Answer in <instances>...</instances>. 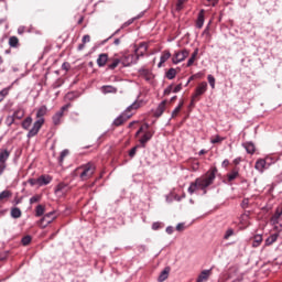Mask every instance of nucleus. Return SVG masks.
<instances>
[{"instance_id":"nucleus-1","label":"nucleus","mask_w":282,"mask_h":282,"mask_svg":"<svg viewBox=\"0 0 282 282\" xmlns=\"http://www.w3.org/2000/svg\"><path fill=\"white\" fill-rule=\"evenodd\" d=\"M47 113V106H42L39 108L36 112V121L33 123L32 129L28 132V138H34L41 131V127L45 123V119L43 118Z\"/></svg>"},{"instance_id":"nucleus-2","label":"nucleus","mask_w":282,"mask_h":282,"mask_svg":"<svg viewBox=\"0 0 282 282\" xmlns=\"http://www.w3.org/2000/svg\"><path fill=\"white\" fill-rule=\"evenodd\" d=\"M144 52H147V44H140L139 48L134 51L135 55H126L121 57V64L123 67H129V65H133L140 58V56L144 55Z\"/></svg>"},{"instance_id":"nucleus-3","label":"nucleus","mask_w":282,"mask_h":282,"mask_svg":"<svg viewBox=\"0 0 282 282\" xmlns=\"http://www.w3.org/2000/svg\"><path fill=\"white\" fill-rule=\"evenodd\" d=\"M140 108V104L138 102H133L132 105H130L124 112H122L119 117H117L113 120V126L115 127H121V124H124V122H127V120H129V118H131L133 116V113H131L130 111H132V109H139Z\"/></svg>"},{"instance_id":"nucleus-4","label":"nucleus","mask_w":282,"mask_h":282,"mask_svg":"<svg viewBox=\"0 0 282 282\" xmlns=\"http://www.w3.org/2000/svg\"><path fill=\"white\" fill-rule=\"evenodd\" d=\"M79 171H82L79 177L83 182L89 180L94 173H96V165L91 162L82 165L79 169Z\"/></svg>"},{"instance_id":"nucleus-5","label":"nucleus","mask_w":282,"mask_h":282,"mask_svg":"<svg viewBox=\"0 0 282 282\" xmlns=\"http://www.w3.org/2000/svg\"><path fill=\"white\" fill-rule=\"evenodd\" d=\"M188 54H191V52H188V50H183L181 52H175L172 58V63L174 65H177L184 61H186V58H188Z\"/></svg>"},{"instance_id":"nucleus-6","label":"nucleus","mask_w":282,"mask_h":282,"mask_svg":"<svg viewBox=\"0 0 282 282\" xmlns=\"http://www.w3.org/2000/svg\"><path fill=\"white\" fill-rule=\"evenodd\" d=\"M215 181V172L208 174L206 178L199 180L197 178V184H199L200 188H208L210 184Z\"/></svg>"},{"instance_id":"nucleus-7","label":"nucleus","mask_w":282,"mask_h":282,"mask_svg":"<svg viewBox=\"0 0 282 282\" xmlns=\"http://www.w3.org/2000/svg\"><path fill=\"white\" fill-rule=\"evenodd\" d=\"M56 219V214L54 212H51L48 214H45L44 217L40 220V224L42 228H46L48 224H52Z\"/></svg>"},{"instance_id":"nucleus-8","label":"nucleus","mask_w":282,"mask_h":282,"mask_svg":"<svg viewBox=\"0 0 282 282\" xmlns=\"http://www.w3.org/2000/svg\"><path fill=\"white\" fill-rule=\"evenodd\" d=\"M208 89V83L203 82L196 87V91L194 94V98H198V96H204Z\"/></svg>"},{"instance_id":"nucleus-9","label":"nucleus","mask_w":282,"mask_h":282,"mask_svg":"<svg viewBox=\"0 0 282 282\" xmlns=\"http://www.w3.org/2000/svg\"><path fill=\"white\" fill-rule=\"evenodd\" d=\"M213 274V270L212 269H208V270H203L197 279H196V282H207L208 279H210V275Z\"/></svg>"},{"instance_id":"nucleus-10","label":"nucleus","mask_w":282,"mask_h":282,"mask_svg":"<svg viewBox=\"0 0 282 282\" xmlns=\"http://www.w3.org/2000/svg\"><path fill=\"white\" fill-rule=\"evenodd\" d=\"M256 171H259V173H263L265 169H268V163L265 162V159H259L254 164Z\"/></svg>"},{"instance_id":"nucleus-11","label":"nucleus","mask_w":282,"mask_h":282,"mask_svg":"<svg viewBox=\"0 0 282 282\" xmlns=\"http://www.w3.org/2000/svg\"><path fill=\"white\" fill-rule=\"evenodd\" d=\"M108 61H109V55H107V53L99 54V56L97 58L98 67H105V65H107Z\"/></svg>"},{"instance_id":"nucleus-12","label":"nucleus","mask_w":282,"mask_h":282,"mask_svg":"<svg viewBox=\"0 0 282 282\" xmlns=\"http://www.w3.org/2000/svg\"><path fill=\"white\" fill-rule=\"evenodd\" d=\"M166 109V100H163L156 108V110L154 111V116L155 118H160V116H162V113H164Z\"/></svg>"},{"instance_id":"nucleus-13","label":"nucleus","mask_w":282,"mask_h":282,"mask_svg":"<svg viewBox=\"0 0 282 282\" xmlns=\"http://www.w3.org/2000/svg\"><path fill=\"white\" fill-rule=\"evenodd\" d=\"M39 186H47L52 182V176L50 175H42L37 178Z\"/></svg>"},{"instance_id":"nucleus-14","label":"nucleus","mask_w":282,"mask_h":282,"mask_svg":"<svg viewBox=\"0 0 282 282\" xmlns=\"http://www.w3.org/2000/svg\"><path fill=\"white\" fill-rule=\"evenodd\" d=\"M171 58V52L164 51L160 57V63L158 64V67H162L164 63H166Z\"/></svg>"},{"instance_id":"nucleus-15","label":"nucleus","mask_w":282,"mask_h":282,"mask_svg":"<svg viewBox=\"0 0 282 282\" xmlns=\"http://www.w3.org/2000/svg\"><path fill=\"white\" fill-rule=\"evenodd\" d=\"M171 272V268L166 267L159 275L158 281L164 282L169 279V274Z\"/></svg>"},{"instance_id":"nucleus-16","label":"nucleus","mask_w":282,"mask_h":282,"mask_svg":"<svg viewBox=\"0 0 282 282\" xmlns=\"http://www.w3.org/2000/svg\"><path fill=\"white\" fill-rule=\"evenodd\" d=\"M139 74L145 78V80H151L153 78V74L147 68L139 69Z\"/></svg>"},{"instance_id":"nucleus-17","label":"nucleus","mask_w":282,"mask_h":282,"mask_svg":"<svg viewBox=\"0 0 282 282\" xmlns=\"http://www.w3.org/2000/svg\"><path fill=\"white\" fill-rule=\"evenodd\" d=\"M9 158H10V151L8 150L0 151V164H6Z\"/></svg>"},{"instance_id":"nucleus-18","label":"nucleus","mask_w":282,"mask_h":282,"mask_svg":"<svg viewBox=\"0 0 282 282\" xmlns=\"http://www.w3.org/2000/svg\"><path fill=\"white\" fill-rule=\"evenodd\" d=\"M102 94H118V88L108 85V86H102L101 87Z\"/></svg>"},{"instance_id":"nucleus-19","label":"nucleus","mask_w":282,"mask_h":282,"mask_svg":"<svg viewBox=\"0 0 282 282\" xmlns=\"http://www.w3.org/2000/svg\"><path fill=\"white\" fill-rule=\"evenodd\" d=\"M52 120H53V124H54L55 127H58V124H61V120H63V111H57V112L53 116Z\"/></svg>"},{"instance_id":"nucleus-20","label":"nucleus","mask_w":282,"mask_h":282,"mask_svg":"<svg viewBox=\"0 0 282 282\" xmlns=\"http://www.w3.org/2000/svg\"><path fill=\"white\" fill-rule=\"evenodd\" d=\"M152 138H153V133H151V131H148L140 139V143L142 144V147H144V144H147V142H149V140H151Z\"/></svg>"},{"instance_id":"nucleus-21","label":"nucleus","mask_w":282,"mask_h":282,"mask_svg":"<svg viewBox=\"0 0 282 282\" xmlns=\"http://www.w3.org/2000/svg\"><path fill=\"white\" fill-rule=\"evenodd\" d=\"M196 28H198V30H202V28H204V10H202L198 14Z\"/></svg>"},{"instance_id":"nucleus-22","label":"nucleus","mask_w":282,"mask_h":282,"mask_svg":"<svg viewBox=\"0 0 282 282\" xmlns=\"http://www.w3.org/2000/svg\"><path fill=\"white\" fill-rule=\"evenodd\" d=\"M263 241V236L261 235H256L253 238V243L252 247L253 248H259V246H261V242Z\"/></svg>"},{"instance_id":"nucleus-23","label":"nucleus","mask_w":282,"mask_h":282,"mask_svg":"<svg viewBox=\"0 0 282 282\" xmlns=\"http://www.w3.org/2000/svg\"><path fill=\"white\" fill-rule=\"evenodd\" d=\"M32 127V117H26L25 120L22 121V129L28 131Z\"/></svg>"},{"instance_id":"nucleus-24","label":"nucleus","mask_w":282,"mask_h":282,"mask_svg":"<svg viewBox=\"0 0 282 282\" xmlns=\"http://www.w3.org/2000/svg\"><path fill=\"white\" fill-rule=\"evenodd\" d=\"M281 215H282V209H276L275 210V213H274V215L272 216V218H271V221L273 223V224H279V219L281 218Z\"/></svg>"},{"instance_id":"nucleus-25","label":"nucleus","mask_w":282,"mask_h":282,"mask_svg":"<svg viewBox=\"0 0 282 282\" xmlns=\"http://www.w3.org/2000/svg\"><path fill=\"white\" fill-rule=\"evenodd\" d=\"M276 239H279L278 234L271 235L269 238L265 239V246H272V243H274Z\"/></svg>"},{"instance_id":"nucleus-26","label":"nucleus","mask_w":282,"mask_h":282,"mask_svg":"<svg viewBox=\"0 0 282 282\" xmlns=\"http://www.w3.org/2000/svg\"><path fill=\"white\" fill-rule=\"evenodd\" d=\"M198 188H202V186H199V183H197V180L195 181V183H192L188 187V193L189 195H193V193H195V191H197Z\"/></svg>"},{"instance_id":"nucleus-27","label":"nucleus","mask_w":282,"mask_h":282,"mask_svg":"<svg viewBox=\"0 0 282 282\" xmlns=\"http://www.w3.org/2000/svg\"><path fill=\"white\" fill-rule=\"evenodd\" d=\"M243 147H245L247 153L252 154L256 151L254 143H252V142H247L243 144Z\"/></svg>"},{"instance_id":"nucleus-28","label":"nucleus","mask_w":282,"mask_h":282,"mask_svg":"<svg viewBox=\"0 0 282 282\" xmlns=\"http://www.w3.org/2000/svg\"><path fill=\"white\" fill-rule=\"evenodd\" d=\"M11 217L13 219H19L21 217V209L19 207H14L11 209Z\"/></svg>"},{"instance_id":"nucleus-29","label":"nucleus","mask_w":282,"mask_h":282,"mask_svg":"<svg viewBox=\"0 0 282 282\" xmlns=\"http://www.w3.org/2000/svg\"><path fill=\"white\" fill-rule=\"evenodd\" d=\"M9 197H12V192L6 189L0 193V202H3V199H9Z\"/></svg>"},{"instance_id":"nucleus-30","label":"nucleus","mask_w":282,"mask_h":282,"mask_svg":"<svg viewBox=\"0 0 282 282\" xmlns=\"http://www.w3.org/2000/svg\"><path fill=\"white\" fill-rule=\"evenodd\" d=\"M9 45H10V47H19V37L11 36L9 39Z\"/></svg>"},{"instance_id":"nucleus-31","label":"nucleus","mask_w":282,"mask_h":282,"mask_svg":"<svg viewBox=\"0 0 282 282\" xmlns=\"http://www.w3.org/2000/svg\"><path fill=\"white\" fill-rule=\"evenodd\" d=\"M175 76H177V70H175V68H170L166 73V78H169V80H173Z\"/></svg>"},{"instance_id":"nucleus-32","label":"nucleus","mask_w":282,"mask_h":282,"mask_svg":"<svg viewBox=\"0 0 282 282\" xmlns=\"http://www.w3.org/2000/svg\"><path fill=\"white\" fill-rule=\"evenodd\" d=\"M122 63L121 58H115L111 64L108 65L109 69H116Z\"/></svg>"},{"instance_id":"nucleus-33","label":"nucleus","mask_w":282,"mask_h":282,"mask_svg":"<svg viewBox=\"0 0 282 282\" xmlns=\"http://www.w3.org/2000/svg\"><path fill=\"white\" fill-rule=\"evenodd\" d=\"M10 89H11V87H7V88L0 90V102H2V100L6 98V96H8L10 94Z\"/></svg>"},{"instance_id":"nucleus-34","label":"nucleus","mask_w":282,"mask_h":282,"mask_svg":"<svg viewBox=\"0 0 282 282\" xmlns=\"http://www.w3.org/2000/svg\"><path fill=\"white\" fill-rule=\"evenodd\" d=\"M45 213V207L43 205H37L35 209V216L42 217V215Z\"/></svg>"},{"instance_id":"nucleus-35","label":"nucleus","mask_w":282,"mask_h":282,"mask_svg":"<svg viewBox=\"0 0 282 282\" xmlns=\"http://www.w3.org/2000/svg\"><path fill=\"white\" fill-rule=\"evenodd\" d=\"M23 116H25V111L23 109H18L13 113V117H14V119L17 118V120H21V118H23Z\"/></svg>"},{"instance_id":"nucleus-36","label":"nucleus","mask_w":282,"mask_h":282,"mask_svg":"<svg viewBox=\"0 0 282 282\" xmlns=\"http://www.w3.org/2000/svg\"><path fill=\"white\" fill-rule=\"evenodd\" d=\"M227 177L229 182L237 180V177H239V171H232L227 175Z\"/></svg>"},{"instance_id":"nucleus-37","label":"nucleus","mask_w":282,"mask_h":282,"mask_svg":"<svg viewBox=\"0 0 282 282\" xmlns=\"http://www.w3.org/2000/svg\"><path fill=\"white\" fill-rule=\"evenodd\" d=\"M67 155H69V150H63L61 152L59 160H58L59 164H63V160H65V158H67Z\"/></svg>"},{"instance_id":"nucleus-38","label":"nucleus","mask_w":282,"mask_h":282,"mask_svg":"<svg viewBox=\"0 0 282 282\" xmlns=\"http://www.w3.org/2000/svg\"><path fill=\"white\" fill-rule=\"evenodd\" d=\"M182 107H184V101H181L178 106L173 110L172 118H175V116H177L178 111L182 110Z\"/></svg>"},{"instance_id":"nucleus-39","label":"nucleus","mask_w":282,"mask_h":282,"mask_svg":"<svg viewBox=\"0 0 282 282\" xmlns=\"http://www.w3.org/2000/svg\"><path fill=\"white\" fill-rule=\"evenodd\" d=\"M232 235H235V229L229 228L226 230L224 239L228 240V239H230V237H232Z\"/></svg>"},{"instance_id":"nucleus-40","label":"nucleus","mask_w":282,"mask_h":282,"mask_svg":"<svg viewBox=\"0 0 282 282\" xmlns=\"http://www.w3.org/2000/svg\"><path fill=\"white\" fill-rule=\"evenodd\" d=\"M6 124H7V127H12V124H14V117H13V115L7 117Z\"/></svg>"},{"instance_id":"nucleus-41","label":"nucleus","mask_w":282,"mask_h":282,"mask_svg":"<svg viewBox=\"0 0 282 282\" xmlns=\"http://www.w3.org/2000/svg\"><path fill=\"white\" fill-rule=\"evenodd\" d=\"M31 241H32L31 236H25L22 238V245H24V246H30Z\"/></svg>"},{"instance_id":"nucleus-42","label":"nucleus","mask_w":282,"mask_h":282,"mask_svg":"<svg viewBox=\"0 0 282 282\" xmlns=\"http://www.w3.org/2000/svg\"><path fill=\"white\" fill-rule=\"evenodd\" d=\"M212 144H219V142H224V138L216 135L214 139L210 140Z\"/></svg>"},{"instance_id":"nucleus-43","label":"nucleus","mask_w":282,"mask_h":282,"mask_svg":"<svg viewBox=\"0 0 282 282\" xmlns=\"http://www.w3.org/2000/svg\"><path fill=\"white\" fill-rule=\"evenodd\" d=\"M207 80H208L212 89H215V77L213 75H208Z\"/></svg>"},{"instance_id":"nucleus-44","label":"nucleus","mask_w":282,"mask_h":282,"mask_svg":"<svg viewBox=\"0 0 282 282\" xmlns=\"http://www.w3.org/2000/svg\"><path fill=\"white\" fill-rule=\"evenodd\" d=\"M137 151H138V145H137V147H134V148H132V149L130 150V152H129V156H130V158H134V156H135Z\"/></svg>"},{"instance_id":"nucleus-45","label":"nucleus","mask_w":282,"mask_h":282,"mask_svg":"<svg viewBox=\"0 0 282 282\" xmlns=\"http://www.w3.org/2000/svg\"><path fill=\"white\" fill-rule=\"evenodd\" d=\"M196 58H197V57L191 55L189 59L187 61V67H191V66L193 65V63H195V59H196Z\"/></svg>"},{"instance_id":"nucleus-46","label":"nucleus","mask_w":282,"mask_h":282,"mask_svg":"<svg viewBox=\"0 0 282 282\" xmlns=\"http://www.w3.org/2000/svg\"><path fill=\"white\" fill-rule=\"evenodd\" d=\"M40 199H41L40 196H32V197L30 198V204H36V202H39Z\"/></svg>"},{"instance_id":"nucleus-47","label":"nucleus","mask_w":282,"mask_h":282,"mask_svg":"<svg viewBox=\"0 0 282 282\" xmlns=\"http://www.w3.org/2000/svg\"><path fill=\"white\" fill-rule=\"evenodd\" d=\"M29 184H30L31 186H36V184H39V178H30V180H29Z\"/></svg>"},{"instance_id":"nucleus-48","label":"nucleus","mask_w":282,"mask_h":282,"mask_svg":"<svg viewBox=\"0 0 282 282\" xmlns=\"http://www.w3.org/2000/svg\"><path fill=\"white\" fill-rule=\"evenodd\" d=\"M248 204H250V199L245 198L241 203L242 208H248Z\"/></svg>"},{"instance_id":"nucleus-49","label":"nucleus","mask_w":282,"mask_h":282,"mask_svg":"<svg viewBox=\"0 0 282 282\" xmlns=\"http://www.w3.org/2000/svg\"><path fill=\"white\" fill-rule=\"evenodd\" d=\"M180 91H182V84L176 85V86L174 87V89H173V93H174V94H177V93H180Z\"/></svg>"},{"instance_id":"nucleus-50","label":"nucleus","mask_w":282,"mask_h":282,"mask_svg":"<svg viewBox=\"0 0 282 282\" xmlns=\"http://www.w3.org/2000/svg\"><path fill=\"white\" fill-rule=\"evenodd\" d=\"M69 107H70V105L67 104V105L63 106V107L61 108V110H58V111H62V115L64 116L65 111H67V110L69 109Z\"/></svg>"},{"instance_id":"nucleus-51","label":"nucleus","mask_w":282,"mask_h":282,"mask_svg":"<svg viewBox=\"0 0 282 282\" xmlns=\"http://www.w3.org/2000/svg\"><path fill=\"white\" fill-rule=\"evenodd\" d=\"M82 41L84 44L89 43V41H91V37L89 35H84Z\"/></svg>"},{"instance_id":"nucleus-52","label":"nucleus","mask_w":282,"mask_h":282,"mask_svg":"<svg viewBox=\"0 0 282 282\" xmlns=\"http://www.w3.org/2000/svg\"><path fill=\"white\" fill-rule=\"evenodd\" d=\"M176 230H178V232H182V230H184V223H180V224L176 226Z\"/></svg>"},{"instance_id":"nucleus-53","label":"nucleus","mask_w":282,"mask_h":282,"mask_svg":"<svg viewBox=\"0 0 282 282\" xmlns=\"http://www.w3.org/2000/svg\"><path fill=\"white\" fill-rule=\"evenodd\" d=\"M152 230H160V223L152 224Z\"/></svg>"},{"instance_id":"nucleus-54","label":"nucleus","mask_w":282,"mask_h":282,"mask_svg":"<svg viewBox=\"0 0 282 282\" xmlns=\"http://www.w3.org/2000/svg\"><path fill=\"white\" fill-rule=\"evenodd\" d=\"M186 0H178L176 10H180Z\"/></svg>"},{"instance_id":"nucleus-55","label":"nucleus","mask_w":282,"mask_h":282,"mask_svg":"<svg viewBox=\"0 0 282 282\" xmlns=\"http://www.w3.org/2000/svg\"><path fill=\"white\" fill-rule=\"evenodd\" d=\"M171 91H173V86H169L165 90H164V94L165 96L171 94Z\"/></svg>"},{"instance_id":"nucleus-56","label":"nucleus","mask_w":282,"mask_h":282,"mask_svg":"<svg viewBox=\"0 0 282 282\" xmlns=\"http://www.w3.org/2000/svg\"><path fill=\"white\" fill-rule=\"evenodd\" d=\"M165 230H166L167 235H173V226L166 227Z\"/></svg>"},{"instance_id":"nucleus-57","label":"nucleus","mask_w":282,"mask_h":282,"mask_svg":"<svg viewBox=\"0 0 282 282\" xmlns=\"http://www.w3.org/2000/svg\"><path fill=\"white\" fill-rule=\"evenodd\" d=\"M4 171H6V164L0 163V175H3Z\"/></svg>"},{"instance_id":"nucleus-58","label":"nucleus","mask_w":282,"mask_h":282,"mask_svg":"<svg viewBox=\"0 0 282 282\" xmlns=\"http://www.w3.org/2000/svg\"><path fill=\"white\" fill-rule=\"evenodd\" d=\"M197 54H199V48H195V51L193 52L192 56L197 58Z\"/></svg>"},{"instance_id":"nucleus-59","label":"nucleus","mask_w":282,"mask_h":282,"mask_svg":"<svg viewBox=\"0 0 282 282\" xmlns=\"http://www.w3.org/2000/svg\"><path fill=\"white\" fill-rule=\"evenodd\" d=\"M196 100H197V97H195V95H193L192 101H191V107H193V105H195Z\"/></svg>"},{"instance_id":"nucleus-60","label":"nucleus","mask_w":282,"mask_h":282,"mask_svg":"<svg viewBox=\"0 0 282 282\" xmlns=\"http://www.w3.org/2000/svg\"><path fill=\"white\" fill-rule=\"evenodd\" d=\"M24 30H25V28L20 26V28L18 29V34H23Z\"/></svg>"},{"instance_id":"nucleus-61","label":"nucleus","mask_w":282,"mask_h":282,"mask_svg":"<svg viewBox=\"0 0 282 282\" xmlns=\"http://www.w3.org/2000/svg\"><path fill=\"white\" fill-rule=\"evenodd\" d=\"M228 164H230V161H228V160H225V161H223V166L226 169V166H228Z\"/></svg>"},{"instance_id":"nucleus-62","label":"nucleus","mask_w":282,"mask_h":282,"mask_svg":"<svg viewBox=\"0 0 282 282\" xmlns=\"http://www.w3.org/2000/svg\"><path fill=\"white\" fill-rule=\"evenodd\" d=\"M68 67H69V64H67V63H64V64L62 65V68H64V69H66V70H67Z\"/></svg>"},{"instance_id":"nucleus-63","label":"nucleus","mask_w":282,"mask_h":282,"mask_svg":"<svg viewBox=\"0 0 282 282\" xmlns=\"http://www.w3.org/2000/svg\"><path fill=\"white\" fill-rule=\"evenodd\" d=\"M78 50H79V51L85 50V43L79 44V45H78Z\"/></svg>"},{"instance_id":"nucleus-64","label":"nucleus","mask_w":282,"mask_h":282,"mask_svg":"<svg viewBox=\"0 0 282 282\" xmlns=\"http://www.w3.org/2000/svg\"><path fill=\"white\" fill-rule=\"evenodd\" d=\"M113 44H115V45H120V39H116V40L113 41Z\"/></svg>"}]
</instances>
